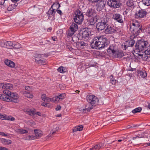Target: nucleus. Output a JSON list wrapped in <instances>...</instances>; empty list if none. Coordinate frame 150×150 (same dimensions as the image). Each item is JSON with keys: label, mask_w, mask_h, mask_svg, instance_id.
Instances as JSON below:
<instances>
[{"label": "nucleus", "mask_w": 150, "mask_h": 150, "mask_svg": "<svg viewBox=\"0 0 150 150\" xmlns=\"http://www.w3.org/2000/svg\"><path fill=\"white\" fill-rule=\"evenodd\" d=\"M98 0H88L89 2L91 3H95L98 1Z\"/></svg>", "instance_id": "6e6d98bb"}, {"label": "nucleus", "mask_w": 150, "mask_h": 150, "mask_svg": "<svg viewBox=\"0 0 150 150\" xmlns=\"http://www.w3.org/2000/svg\"><path fill=\"white\" fill-rule=\"evenodd\" d=\"M25 89L26 90H28V91H30L31 90L30 88V87L29 86H25Z\"/></svg>", "instance_id": "5fc2aeb1"}, {"label": "nucleus", "mask_w": 150, "mask_h": 150, "mask_svg": "<svg viewBox=\"0 0 150 150\" xmlns=\"http://www.w3.org/2000/svg\"><path fill=\"white\" fill-rule=\"evenodd\" d=\"M107 4L110 6L114 8L119 7L121 5L119 0H108Z\"/></svg>", "instance_id": "1a4fd4ad"}, {"label": "nucleus", "mask_w": 150, "mask_h": 150, "mask_svg": "<svg viewBox=\"0 0 150 150\" xmlns=\"http://www.w3.org/2000/svg\"><path fill=\"white\" fill-rule=\"evenodd\" d=\"M55 97L53 98H49L47 97L46 98V101L48 102H56V100H55Z\"/></svg>", "instance_id": "c03bdc74"}, {"label": "nucleus", "mask_w": 150, "mask_h": 150, "mask_svg": "<svg viewBox=\"0 0 150 150\" xmlns=\"http://www.w3.org/2000/svg\"><path fill=\"white\" fill-rule=\"evenodd\" d=\"M130 30L134 35H137L142 30V26L138 21H133L130 22Z\"/></svg>", "instance_id": "7ed1b4c3"}, {"label": "nucleus", "mask_w": 150, "mask_h": 150, "mask_svg": "<svg viewBox=\"0 0 150 150\" xmlns=\"http://www.w3.org/2000/svg\"><path fill=\"white\" fill-rule=\"evenodd\" d=\"M60 4L58 3H54L51 6L50 9L47 12L48 15H52L54 16L55 13L56 11L55 9L53 8V7H56L57 9H58L60 7Z\"/></svg>", "instance_id": "ddd939ff"}, {"label": "nucleus", "mask_w": 150, "mask_h": 150, "mask_svg": "<svg viewBox=\"0 0 150 150\" xmlns=\"http://www.w3.org/2000/svg\"><path fill=\"white\" fill-rule=\"evenodd\" d=\"M35 115H37L38 116H40L42 114L40 112H36L35 110Z\"/></svg>", "instance_id": "13d9d810"}, {"label": "nucleus", "mask_w": 150, "mask_h": 150, "mask_svg": "<svg viewBox=\"0 0 150 150\" xmlns=\"http://www.w3.org/2000/svg\"><path fill=\"white\" fill-rule=\"evenodd\" d=\"M79 38L76 36L74 35L72 38V40L75 43L76 42L79 41Z\"/></svg>", "instance_id": "49530a36"}, {"label": "nucleus", "mask_w": 150, "mask_h": 150, "mask_svg": "<svg viewBox=\"0 0 150 150\" xmlns=\"http://www.w3.org/2000/svg\"><path fill=\"white\" fill-rule=\"evenodd\" d=\"M9 97L11 99L10 101L15 103H17L18 102V96L17 94L15 93H11L10 92Z\"/></svg>", "instance_id": "4468645a"}, {"label": "nucleus", "mask_w": 150, "mask_h": 150, "mask_svg": "<svg viewBox=\"0 0 150 150\" xmlns=\"http://www.w3.org/2000/svg\"><path fill=\"white\" fill-rule=\"evenodd\" d=\"M142 110V108L141 107H138L132 110V112L133 113H136L140 112Z\"/></svg>", "instance_id": "ea45409f"}, {"label": "nucleus", "mask_w": 150, "mask_h": 150, "mask_svg": "<svg viewBox=\"0 0 150 150\" xmlns=\"http://www.w3.org/2000/svg\"><path fill=\"white\" fill-rule=\"evenodd\" d=\"M86 99L89 103L86 106V108L83 110V112H86L90 111L93 108V106H96L98 103V100L97 97L93 95L87 96Z\"/></svg>", "instance_id": "f03ea898"}, {"label": "nucleus", "mask_w": 150, "mask_h": 150, "mask_svg": "<svg viewBox=\"0 0 150 150\" xmlns=\"http://www.w3.org/2000/svg\"><path fill=\"white\" fill-rule=\"evenodd\" d=\"M35 134V137L36 139H38L42 135V131L39 129H35L34 130Z\"/></svg>", "instance_id": "412c9836"}, {"label": "nucleus", "mask_w": 150, "mask_h": 150, "mask_svg": "<svg viewBox=\"0 0 150 150\" xmlns=\"http://www.w3.org/2000/svg\"><path fill=\"white\" fill-rule=\"evenodd\" d=\"M96 9L98 11H100L102 10L104 8L105 3L104 1L103 0H98L96 2Z\"/></svg>", "instance_id": "f8f14e48"}, {"label": "nucleus", "mask_w": 150, "mask_h": 150, "mask_svg": "<svg viewBox=\"0 0 150 150\" xmlns=\"http://www.w3.org/2000/svg\"><path fill=\"white\" fill-rule=\"evenodd\" d=\"M110 79L111 82L112 84H115L116 82V80H115L112 75L110 76Z\"/></svg>", "instance_id": "09e8293b"}, {"label": "nucleus", "mask_w": 150, "mask_h": 150, "mask_svg": "<svg viewBox=\"0 0 150 150\" xmlns=\"http://www.w3.org/2000/svg\"><path fill=\"white\" fill-rule=\"evenodd\" d=\"M61 109V106L59 105H58L56 108L55 109L56 110H59Z\"/></svg>", "instance_id": "bf43d9fd"}, {"label": "nucleus", "mask_w": 150, "mask_h": 150, "mask_svg": "<svg viewBox=\"0 0 150 150\" xmlns=\"http://www.w3.org/2000/svg\"><path fill=\"white\" fill-rule=\"evenodd\" d=\"M0 119L2 120H5L13 121L15 118L11 116H7L5 114L3 115L0 113Z\"/></svg>", "instance_id": "dca6fc26"}, {"label": "nucleus", "mask_w": 150, "mask_h": 150, "mask_svg": "<svg viewBox=\"0 0 150 150\" xmlns=\"http://www.w3.org/2000/svg\"><path fill=\"white\" fill-rule=\"evenodd\" d=\"M13 47L16 49L19 48L21 47V45L17 42H13Z\"/></svg>", "instance_id": "58836bf2"}, {"label": "nucleus", "mask_w": 150, "mask_h": 150, "mask_svg": "<svg viewBox=\"0 0 150 150\" xmlns=\"http://www.w3.org/2000/svg\"><path fill=\"white\" fill-rule=\"evenodd\" d=\"M107 52L110 53H112L113 54H114L115 52V50L114 47L113 46H110L107 50Z\"/></svg>", "instance_id": "7c9ffc66"}, {"label": "nucleus", "mask_w": 150, "mask_h": 150, "mask_svg": "<svg viewBox=\"0 0 150 150\" xmlns=\"http://www.w3.org/2000/svg\"><path fill=\"white\" fill-rule=\"evenodd\" d=\"M98 19V16L96 15L94 17H93L91 19H90L89 21L91 25H93L96 22H97V20Z\"/></svg>", "instance_id": "4be33fe9"}, {"label": "nucleus", "mask_w": 150, "mask_h": 150, "mask_svg": "<svg viewBox=\"0 0 150 150\" xmlns=\"http://www.w3.org/2000/svg\"><path fill=\"white\" fill-rule=\"evenodd\" d=\"M47 97H46V96L45 94H43L42 95L41 98L42 100L45 101L46 100V98Z\"/></svg>", "instance_id": "603ef678"}, {"label": "nucleus", "mask_w": 150, "mask_h": 150, "mask_svg": "<svg viewBox=\"0 0 150 150\" xmlns=\"http://www.w3.org/2000/svg\"><path fill=\"white\" fill-rule=\"evenodd\" d=\"M103 147V144L101 143H100L96 144L94 147L90 148V150H92L93 149H102Z\"/></svg>", "instance_id": "5701e85b"}, {"label": "nucleus", "mask_w": 150, "mask_h": 150, "mask_svg": "<svg viewBox=\"0 0 150 150\" xmlns=\"http://www.w3.org/2000/svg\"><path fill=\"white\" fill-rule=\"evenodd\" d=\"M78 29V25L75 23H73L70 26V29L75 32Z\"/></svg>", "instance_id": "cd10ccee"}, {"label": "nucleus", "mask_w": 150, "mask_h": 150, "mask_svg": "<svg viewBox=\"0 0 150 150\" xmlns=\"http://www.w3.org/2000/svg\"><path fill=\"white\" fill-rule=\"evenodd\" d=\"M55 132H56L55 131H53L52 132H51L46 137L47 139L49 138L50 137H51L52 135L54 134Z\"/></svg>", "instance_id": "8fccbe9b"}, {"label": "nucleus", "mask_w": 150, "mask_h": 150, "mask_svg": "<svg viewBox=\"0 0 150 150\" xmlns=\"http://www.w3.org/2000/svg\"><path fill=\"white\" fill-rule=\"evenodd\" d=\"M148 45V42L146 41L141 40L136 43L135 47V50L137 52H141L143 51L146 48Z\"/></svg>", "instance_id": "20e7f679"}, {"label": "nucleus", "mask_w": 150, "mask_h": 150, "mask_svg": "<svg viewBox=\"0 0 150 150\" xmlns=\"http://www.w3.org/2000/svg\"><path fill=\"white\" fill-rule=\"evenodd\" d=\"M83 126L82 125L76 126L73 129V132H76L77 131H81L83 130Z\"/></svg>", "instance_id": "393cba45"}, {"label": "nucleus", "mask_w": 150, "mask_h": 150, "mask_svg": "<svg viewBox=\"0 0 150 150\" xmlns=\"http://www.w3.org/2000/svg\"><path fill=\"white\" fill-rule=\"evenodd\" d=\"M23 94L25 96L27 97V98H32L33 97V96L32 94L29 92L26 91H25L23 92Z\"/></svg>", "instance_id": "473e14b6"}, {"label": "nucleus", "mask_w": 150, "mask_h": 150, "mask_svg": "<svg viewBox=\"0 0 150 150\" xmlns=\"http://www.w3.org/2000/svg\"><path fill=\"white\" fill-rule=\"evenodd\" d=\"M112 18L120 23H122L123 22L122 16L119 14H114L113 15Z\"/></svg>", "instance_id": "f3484780"}, {"label": "nucleus", "mask_w": 150, "mask_h": 150, "mask_svg": "<svg viewBox=\"0 0 150 150\" xmlns=\"http://www.w3.org/2000/svg\"><path fill=\"white\" fill-rule=\"evenodd\" d=\"M78 45L81 49L83 48L84 47L87 46V45L86 43L83 41H81L79 42Z\"/></svg>", "instance_id": "e433bc0d"}, {"label": "nucleus", "mask_w": 150, "mask_h": 150, "mask_svg": "<svg viewBox=\"0 0 150 150\" xmlns=\"http://www.w3.org/2000/svg\"><path fill=\"white\" fill-rule=\"evenodd\" d=\"M125 139L124 138H123L122 137L121 138V139H119L117 141L119 142H120L122 141H124Z\"/></svg>", "instance_id": "e2e57ef3"}, {"label": "nucleus", "mask_w": 150, "mask_h": 150, "mask_svg": "<svg viewBox=\"0 0 150 150\" xmlns=\"http://www.w3.org/2000/svg\"><path fill=\"white\" fill-rule=\"evenodd\" d=\"M4 63L7 66L11 68H14L15 65L14 62L8 59L5 60Z\"/></svg>", "instance_id": "6ab92c4d"}, {"label": "nucleus", "mask_w": 150, "mask_h": 150, "mask_svg": "<svg viewBox=\"0 0 150 150\" xmlns=\"http://www.w3.org/2000/svg\"><path fill=\"white\" fill-rule=\"evenodd\" d=\"M0 150H8L7 149L3 147H0Z\"/></svg>", "instance_id": "0e129e2a"}, {"label": "nucleus", "mask_w": 150, "mask_h": 150, "mask_svg": "<svg viewBox=\"0 0 150 150\" xmlns=\"http://www.w3.org/2000/svg\"><path fill=\"white\" fill-rule=\"evenodd\" d=\"M26 112L30 115L32 116L35 115V110L34 109L27 110L26 111Z\"/></svg>", "instance_id": "2f4dec72"}, {"label": "nucleus", "mask_w": 150, "mask_h": 150, "mask_svg": "<svg viewBox=\"0 0 150 150\" xmlns=\"http://www.w3.org/2000/svg\"><path fill=\"white\" fill-rule=\"evenodd\" d=\"M147 49L144 51V53L145 54L150 55V44L148 43V45L146 47Z\"/></svg>", "instance_id": "4c0bfd02"}, {"label": "nucleus", "mask_w": 150, "mask_h": 150, "mask_svg": "<svg viewBox=\"0 0 150 150\" xmlns=\"http://www.w3.org/2000/svg\"><path fill=\"white\" fill-rule=\"evenodd\" d=\"M139 74L143 78H144L147 76V73L145 71H140L139 72Z\"/></svg>", "instance_id": "c756f323"}, {"label": "nucleus", "mask_w": 150, "mask_h": 150, "mask_svg": "<svg viewBox=\"0 0 150 150\" xmlns=\"http://www.w3.org/2000/svg\"><path fill=\"white\" fill-rule=\"evenodd\" d=\"M52 39L54 41H55L57 40V38L55 37H53L52 38Z\"/></svg>", "instance_id": "69168bd1"}, {"label": "nucleus", "mask_w": 150, "mask_h": 150, "mask_svg": "<svg viewBox=\"0 0 150 150\" xmlns=\"http://www.w3.org/2000/svg\"><path fill=\"white\" fill-rule=\"evenodd\" d=\"M13 42L11 41H6V47L7 48H9L13 47Z\"/></svg>", "instance_id": "72a5a7b5"}, {"label": "nucleus", "mask_w": 150, "mask_h": 150, "mask_svg": "<svg viewBox=\"0 0 150 150\" xmlns=\"http://www.w3.org/2000/svg\"><path fill=\"white\" fill-rule=\"evenodd\" d=\"M16 131L17 132L21 134H25L28 132V131L26 130L22 129H16Z\"/></svg>", "instance_id": "f704fd0d"}, {"label": "nucleus", "mask_w": 150, "mask_h": 150, "mask_svg": "<svg viewBox=\"0 0 150 150\" xmlns=\"http://www.w3.org/2000/svg\"><path fill=\"white\" fill-rule=\"evenodd\" d=\"M0 140L2 143L4 144H8L11 143V141L9 139L1 138Z\"/></svg>", "instance_id": "a878e982"}, {"label": "nucleus", "mask_w": 150, "mask_h": 150, "mask_svg": "<svg viewBox=\"0 0 150 150\" xmlns=\"http://www.w3.org/2000/svg\"><path fill=\"white\" fill-rule=\"evenodd\" d=\"M146 54L142 56V58L144 60H147L149 58V56Z\"/></svg>", "instance_id": "3c124183"}, {"label": "nucleus", "mask_w": 150, "mask_h": 150, "mask_svg": "<svg viewBox=\"0 0 150 150\" xmlns=\"http://www.w3.org/2000/svg\"><path fill=\"white\" fill-rule=\"evenodd\" d=\"M4 84L2 83H0V88H2L4 89Z\"/></svg>", "instance_id": "052dcab7"}, {"label": "nucleus", "mask_w": 150, "mask_h": 150, "mask_svg": "<svg viewBox=\"0 0 150 150\" xmlns=\"http://www.w3.org/2000/svg\"><path fill=\"white\" fill-rule=\"evenodd\" d=\"M57 70L59 72L63 73L66 72L67 69L64 67H60Z\"/></svg>", "instance_id": "c9c22d12"}, {"label": "nucleus", "mask_w": 150, "mask_h": 150, "mask_svg": "<svg viewBox=\"0 0 150 150\" xmlns=\"http://www.w3.org/2000/svg\"><path fill=\"white\" fill-rule=\"evenodd\" d=\"M57 13L59 14L60 15H61L62 14V11L60 10H57Z\"/></svg>", "instance_id": "680f3d73"}, {"label": "nucleus", "mask_w": 150, "mask_h": 150, "mask_svg": "<svg viewBox=\"0 0 150 150\" xmlns=\"http://www.w3.org/2000/svg\"><path fill=\"white\" fill-rule=\"evenodd\" d=\"M4 89L8 90V89L11 90L13 89V85L10 83L4 84Z\"/></svg>", "instance_id": "c85d7f7f"}, {"label": "nucleus", "mask_w": 150, "mask_h": 150, "mask_svg": "<svg viewBox=\"0 0 150 150\" xmlns=\"http://www.w3.org/2000/svg\"><path fill=\"white\" fill-rule=\"evenodd\" d=\"M142 2L145 6H149L150 5V0H142Z\"/></svg>", "instance_id": "37998d69"}, {"label": "nucleus", "mask_w": 150, "mask_h": 150, "mask_svg": "<svg viewBox=\"0 0 150 150\" xmlns=\"http://www.w3.org/2000/svg\"><path fill=\"white\" fill-rule=\"evenodd\" d=\"M147 14V12L144 10H139L135 14V17L143 18Z\"/></svg>", "instance_id": "2eb2a0df"}, {"label": "nucleus", "mask_w": 150, "mask_h": 150, "mask_svg": "<svg viewBox=\"0 0 150 150\" xmlns=\"http://www.w3.org/2000/svg\"><path fill=\"white\" fill-rule=\"evenodd\" d=\"M44 57L43 54H35L34 57L35 62L38 64H44L45 63V61L44 58Z\"/></svg>", "instance_id": "0eeeda50"}, {"label": "nucleus", "mask_w": 150, "mask_h": 150, "mask_svg": "<svg viewBox=\"0 0 150 150\" xmlns=\"http://www.w3.org/2000/svg\"><path fill=\"white\" fill-rule=\"evenodd\" d=\"M6 42L4 41H2L0 42V45L2 47H6Z\"/></svg>", "instance_id": "864d4df0"}, {"label": "nucleus", "mask_w": 150, "mask_h": 150, "mask_svg": "<svg viewBox=\"0 0 150 150\" xmlns=\"http://www.w3.org/2000/svg\"><path fill=\"white\" fill-rule=\"evenodd\" d=\"M0 135L6 137H7L8 136L7 134H5L4 132H0Z\"/></svg>", "instance_id": "4d7b16f0"}, {"label": "nucleus", "mask_w": 150, "mask_h": 150, "mask_svg": "<svg viewBox=\"0 0 150 150\" xmlns=\"http://www.w3.org/2000/svg\"><path fill=\"white\" fill-rule=\"evenodd\" d=\"M75 32V31L69 29L68 31L67 36L69 37L71 36L74 34Z\"/></svg>", "instance_id": "a18cd8bd"}, {"label": "nucleus", "mask_w": 150, "mask_h": 150, "mask_svg": "<svg viewBox=\"0 0 150 150\" xmlns=\"http://www.w3.org/2000/svg\"><path fill=\"white\" fill-rule=\"evenodd\" d=\"M5 1H2L1 0V1L0 2V4L1 5H3L4 4Z\"/></svg>", "instance_id": "338daca9"}, {"label": "nucleus", "mask_w": 150, "mask_h": 150, "mask_svg": "<svg viewBox=\"0 0 150 150\" xmlns=\"http://www.w3.org/2000/svg\"><path fill=\"white\" fill-rule=\"evenodd\" d=\"M90 33V32L88 29L85 30L83 31L82 33V38L85 39L88 38Z\"/></svg>", "instance_id": "aec40b11"}, {"label": "nucleus", "mask_w": 150, "mask_h": 150, "mask_svg": "<svg viewBox=\"0 0 150 150\" xmlns=\"http://www.w3.org/2000/svg\"><path fill=\"white\" fill-rule=\"evenodd\" d=\"M75 15L74 18L75 22L78 24H80L84 20L83 13L79 10H77L75 13Z\"/></svg>", "instance_id": "423d86ee"}, {"label": "nucleus", "mask_w": 150, "mask_h": 150, "mask_svg": "<svg viewBox=\"0 0 150 150\" xmlns=\"http://www.w3.org/2000/svg\"><path fill=\"white\" fill-rule=\"evenodd\" d=\"M87 14L88 16H92L96 15V12L94 9L92 8L90 9L88 11Z\"/></svg>", "instance_id": "b1692460"}, {"label": "nucleus", "mask_w": 150, "mask_h": 150, "mask_svg": "<svg viewBox=\"0 0 150 150\" xmlns=\"http://www.w3.org/2000/svg\"><path fill=\"white\" fill-rule=\"evenodd\" d=\"M129 10L128 9H126L125 11L126 14H127L129 12Z\"/></svg>", "instance_id": "774afa93"}, {"label": "nucleus", "mask_w": 150, "mask_h": 150, "mask_svg": "<svg viewBox=\"0 0 150 150\" xmlns=\"http://www.w3.org/2000/svg\"><path fill=\"white\" fill-rule=\"evenodd\" d=\"M17 6V5H16V4L10 5L8 8L7 9L8 11H11L14 8Z\"/></svg>", "instance_id": "79ce46f5"}, {"label": "nucleus", "mask_w": 150, "mask_h": 150, "mask_svg": "<svg viewBox=\"0 0 150 150\" xmlns=\"http://www.w3.org/2000/svg\"><path fill=\"white\" fill-rule=\"evenodd\" d=\"M135 42V41L133 40L127 41L122 44V47L124 50H126L128 47H132Z\"/></svg>", "instance_id": "9b49d317"}, {"label": "nucleus", "mask_w": 150, "mask_h": 150, "mask_svg": "<svg viewBox=\"0 0 150 150\" xmlns=\"http://www.w3.org/2000/svg\"><path fill=\"white\" fill-rule=\"evenodd\" d=\"M91 44V46L93 49H102L108 45V40L104 35L95 37Z\"/></svg>", "instance_id": "f257e3e1"}, {"label": "nucleus", "mask_w": 150, "mask_h": 150, "mask_svg": "<svg viewBox=\"0 0 150 150\" xmlns=\"http://www.w3.org/2000/svg\"><path fill=\"white\" fill-rule=\"evenodd\" d=\"M36 139V137L35 136L32 135H28L26 137V139L28 140H32L35 139Z\"/></svg>", "instance_id": "a19ab883"}, {"label": "nucleus", "mask_w": 150, "mask_h": 150, "mask_svg": "<svg viewBox=\"0 0 150 150\" xmlns=\"http://www.w3.org/2000/svg\"><path fill=\"white\" fill-rule=\"evenodd\" d=\"M109 19L105 17L103 18L101 21L97 23L96 27L99 31H101L105 28L109 24Z\"/></svg>", "instance_id": "39448f33"}, {"label": "nucleus", "mask_w": 150, "mask_h": 150, "mask_svg": "<svg viewBox=\"0 0 150 150\" xmlns=\"http://www.w3.org/2000/svg\"><path fill=\"white\" fill-rule=\"evenodd\" d=\"M65 96V94L62 93L60 94L58 96H57L55 97V100L57 102L59 101V100L64 98Z\"/></svg>", "instance_id": "bb28decb"}, {"label": "nucleus", "mask_w": 150, "mask_h": 150, "mask_svg": "<svg viewBox=\"0 0 150 150\" xmlns=\"http://www.w3.org/2000/svg\"><path fill=\"white\" fill-rule=\"evenodd\" d=\"M117 57V58H121L124 56V54L122 52H119L116 53Z\"/></svg>", "instance_id": "de8ad7c7"}, {"label": "nucleus", "mask_w": 150, "mask_h": 150, "mask_svg": "<svg viewBox=\"0 0 150 150\" xmlns=\"http://www.w3.org/2000/svg\"><path fill=\"white\" fill-rule=\"evenodd\" d=\"M126 5L130 9L132 10L135 7V2L133 0H128L126 3Z\"/></svg>", "instance_id": "a211bd4d"}, {"label": "nucleus", "mask_w": 150, "mask_h": 150, "mask_svg": "<svg viewBox=\"0 0 150 150\" xmlns=\"http://www.w3.org/2000/svg\"><path fill=\"white\" fill-rule=\"evenodd\" d=\"M107 27L104 30L105 33L106 34H111L115 33L116 30L115 28L112 25H110L109 24L108 25Z\"/></svg>", "instance_id": "9d476101"}, {"label": "nucleus", "mask_w": 150, "mask_h": 150, "mask_svg": "<svg viewBox=\"0 0 150 150\" xmlns=\"http://www.w3.org/2000/svg\"><path fill=\"white\" fill-rule=\"evenodd\" d=\"M4 94H0V99L3 101L9 102L11 99L9 97L10 91L9 90L5 89L3 91Z\"/></svg>", "instance_id": "6e6552de"}]
</instances>
